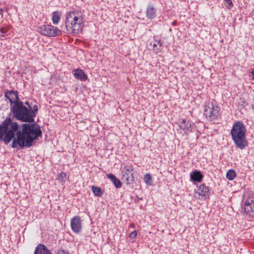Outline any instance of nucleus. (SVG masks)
Returning a JSON list of instances; mask_svg holds the SVG:
<instances>
[{"mask_svg": "<svg viewBox=\"0 0 254 254\" xmlns=\"http://www.w3.org/2000/svg\"><path fill=\"white\" fill-rule=\"evenodd\" d=\"M83 16L81 11L74 10L66 13L65 25L71 33L78 34L83 26Z\"/></svg>", "mask_w": 254, "mask_h": 254, "instance_id": "f03ea898", "label": "nucleus"}, {"mask_svg": "<svg viewBox=\"0 0 254 254\" xmlns=\"http://www.w3.org/2000/svg\"><path fill=\"white\" fill-rule=\"evenodd\" d=\"M3 12V10L1 8H0V14H2Z\"/></svg>", "mask_w": 254, "mask_h": 254, "instance_id": "7c9ffc66", "label": "nucleus"}, {"mask_svg": "<svg viewBox=\"0 0 254 254\" xmlns=\"http://www.w3.org/2000/svg\"><path fill=\"white\" fill-rule=\"evenodd\" d=\"M73 75L75 78L82 81H84L87 79V75L83 70L81 69L77 68L75 69Z\"/></svg>", "mask_w": 254, "mask_h": 254, "instance_id": "2eb2a0df", "label": "nucleus"}, {"mask_svg": "<svg viewBox=\"0 0 254 254\" xmlns=\"http://www.w3.org/2000/svg\"><path fill=\"white\" fill-rule=\"evenodd\" d=\"M252 77L253 79H254V69L251 71Z\"/></svg>", "mask_w": 254, "mask_h": 254, "instance_id": "c85d7f7f", "label": "nucleus"}, {"mask_svg": "<svg viewBox=\"0 0 254 254\" xmlns=\"http://www.w3.org/2000/svg\"><path fill=\"white\" fill-rule=\"evenodd\" d=\"M144 182L147 184H151L152 183V177L149 174H146L144 176Z\"/></svg>", "mask_w": 254, "mask_h": 254, "instance_id": "4be33fe9", "label": "nucleus"}, {"mask_svg": "<svg viewBox=\"0 0 254 254\" xmlns=\"http://www.w3.org/2000/svg\"><path fill=\"white\" fill-rule=\"evenodd\" d=\"M34 254H53L51 251L44 244H39L36 247Z\"/></svg>", "mask_w": 254, "mask_h": 254, "instance_id": "9b49d317", "label": "nucleus"}, {"mask_svg": "<svg viewBox=\"0 0 254 254\" xmlns=\"http://www.w3.org/2000/svg\"><path fill=\"white\" fill-rule=\"evenodd\" d=\"M91 189L93 193L95 196H97L98 197H101L104 194V190L98 187L92 186L91 187Z\"/></svg>", "mask_w": 254, "mask_h": 254, "instance_id": "6ab92c4d", "label": "nucleus"}, {"mask_svg": "<svg viewBox=\"0 0 254 254\" xmlns=\"http://www.w3.org/2000/svg\"><path fill=\"white\" fill-rule=\"evenodd\" d=\"M220 109L213 102H208L204 106V115L208 120L213 121L217 118Z\"/></svg>", "mask_w": 254, "mask_h": 254, "instance_id": "7ed1b4c3", "label": "nucleus"}, {"mask_svg": "<svg viewBox=\"0 0 254 254\" xmlns=\"http://www.w3.org/2000/svg\"><path fill=\"white\" fill-rule=\"evenodd\" d=\"M23 103H24V106H25L26 107H27V108L29 109L31 111H33V106H32V103H30L29 102H27V101L23 102Z\"/></svg>", "mask_w": 254, "mask_h": 254, "instance_id": "bb28decb", "label": "nucleus"}, {"mask_svg": "<svg viewBox=\"0 0 254 254\" xmlns=\"http://www.w3.org/2000/svg\"><path fill=\"white\" fill-rule=\"evenodd\" d=\"M224 4L226 6L230 8L233 5L231 0H224Z\"/></svg>", "mask_w": 254, "mask_h": 254, "instance_id": "a878e982", "label": "nucleus"}, {"mask_svg": "<svg viewBox=\"0 0 254 254\" xmlns=\"http://www.w3.org/2000/svg\"><path fill=\"white\" fill-rule=\"evenodd\" d=\"M246 128L244 124L239 121V149H243L248 146L246 138Z\"/></svg>", "mask_w": 254, "mask_h": 254, "instance_id": "423d86ee", "label": "nucleus"}, {"mask_svg": "<svg viewBox=\"0 0 254 254\" xmlns=\"http://www.w3.org/2000/svg\"><path fill=\"white\" fill-rule=\"evenodd\" d=\"M179 127L183 130L186 134L191 131V123L188 120L185 119H180L179 120Z\"/></svg>", "mask_w": 254, "mask_h": 254, "instance_id": "9d476101", "label": "nucleus"}, {"mask_svg": "<svg viewBox=\"0 0 254 254\" xmlns=\"http://www.w3.org/2000/svg\"><path fill=\"white\" fill-rule=\"evenodd\" d=\"M4 97L8 99L10 103V106L15 105L17 102H21L19 100L18 93L15 90H5L4 91Z\"/></svg>", "mask_w": 254, "mask_h": 254, "instance_id": "6e6552de", "label": "nucleus"}, {"mask_svg": "<svg viewBox=\"0 0 254 254\" xmlns=\"http://www.w3.org/2000/svg\"><path fill=\"white\" fill-rule=\"evenodd\" d=\"M176 23H177V22L176 21H174L172 22V24L173 25V26H176Z\"/></svg>", "mask_w": 254, "mask_h": 254, "instance_id": "c756f323", "label": "nucleus"}, {"mask_svg": "<svg viewBox=\"0 0 254 254\" xmlns=\"http://www.w3.org/2000/svg\"><path fill=\"white\" fill-rule=\"evenodd\" d=\"M236 177V173L233 170H229L226 174V177L229 180H232Z\"/></svg>", "mask_w": 254, "mask_h": 254, "instance_id": "aec40b11", "label": "nucleus"}, {"mask_svg": "<svg viewBox=\"0 0 254 254\" xmlns=\"http://www.w3.org/2000/svg\"><path fill=\"white\" fill-rule=\"evenodd\" d=\"M244 212L250 217H254V198L249 197L242 206Z\"/></svg>", "mask_w": 254, "mask_h": 254, "instance_id": "0eeeda50", "label": "nucleus"}, {"mask_svg": "<svg viewBox=\"0 0 254 254\" xmlns=\"http://www.w3.org/2000/svg\"><path fill=\"white\" fill-rule=\"evenodd\" d=\"M82 220L79 216H74L71 219L70 225L72 230L75 233L80 232L82 228Z\"/></svg>", "mask_w": 254, "mask_h": 254, "instance_id": "1a4fd4ad", "label": "nucleus"}, {"mask_svg": "<svg viewBox=\"0 0 254 254\" xmlns=\"http://www.w3.org/2000/svg\"><path fill=\"white\" fill-rule=\"evenodd\" d=\"M10 112L13 118L23 123L21 126V129H19L18 123L13 121V119L6 117L0 124V140L8 144L11 140L12 148H20L31 147L35 140L41 137L42 131L40 127L34 122V118L38 111L37 105L33 106V110L24 106V103L17 102L15 105L10 106Z\"/></svg>", "mask_w": 254, "mask_h": 254, "instance_id": "f257e3e1", "label": "nucleus"}, {"mask_svg": "<svg viewBox=\"0 0 254 254\" xmlns=\"http://www.w3.org/2000/svg\"><path fill=\"white\" fill-rule=\"evenodd\" d=\"M66 177V174L65 173L61 172L58 175V179L61 182H64L65 181V178Z\"/></svg>", "mask_w": 254, "mask_h": 254, "instance_id": "b1692460", "label": "nucleus"}, {"mask_svg": "<svg viewBox=\"0 0 254 254\" xmlns=\"http://www.w3.org/2000/svg\"><path fill=\"white\" fill-rule=\"evenodd\" d=\"M231 134L236 145L238 147V121L235 122L231 129Z\"/></svg>", "mask_w": 254, "mask_h": 254, "instance_id": "f8f14e48", "label": "nucleus"}, {"mask_svg": "<svg viewBox=\"0 0 254 254\" xmlns=\"http://www.w3.org/2000/svg\"><path fill=\"white\" fill-rule=\"evenodd\" d=\"M9 30V28L6 27H2L0 29V36L4 37Z\"/></svg>", "mask_w": 254, "mask_h": 254, "instance_id": "5701e85b", "label": "nucleus"}, {"mask_svg": "<svg viewBox=\"0 0 254 254\" xmlns=\"http://www.w3.org/2000/svg\"><path fill=\"white\" fill-rule=\"evenodd\" d=\"M249 153V149H247V152H246V154L245 155H248Z\"/></svg>", "mask_w": 254, "mask_h": 254, "instance_id": "2f4dec72", "label": "nucleus"}, {"mask_svg": "<svg viewBox=\"0 0 254 254\" xmlns=\"http://www.w3.org/2000/svg\"><path fill=\"white\" fill-rule=\"evenodd\" d=\"M203 177L200 172L197 170L190 173V180L194 182H200Z\"/></svg>", "mask_w": 254, "mask_h": 254, "instance_id": "dca6fc26", "label": "nucleus"}, {"mask_svg": "<svg viewBox=\"0 0 254 254\" xmlns=\"http://www.w3.org/2000/svg\"><path fill=\"white\" fill-rule=\"evenodd\" d=\"M158 46L159 47H161L162 46V43L161 42L160 39H155L154 43L153 44V49L154 51H156L157 50H160V49L159 48L155 49V48H157Z\"/></svg>", "mask_w": 254, "mask_h": 254, "instance_id": "412c9836", "label": "nucleus"}, {"mask_svg": "<svg viewBox=\"0 0 254 254\" xmlns=\"http://www.w3.org/2000/svg\"><path fill=\"white\" fill-rule=\"evenodd\" d=\"M199 191L198 193L205 198H209L210 195V188L206 187L205 184H203L199 186L198 188Z\"/></svg>", "mask_w": 254, "mask_h": 254, "instance_id": "4468645a", "label": "nucleus"}, {"mask_svg": "<svg viewBox=\"0 0 254 254\" xmlns=\"http://www.w3.org/2000/svg\"><path fill=\"white\" fill-rule=\"evenodd\" d=\"M136 236H137V232L136 230H134V231L131 232L129 234V237L131 239H134L136 237Z\"/></svg>", "mask_w": 254, "mask_h": 254, "instance_id": "cd10ccee", "label": "nucleus"}, {"mask_svg": "<svg viewBox=\"0 0 254 254\" xmlns=\"http://www.w3.org/2000/svg\"><path fill=\"white\" fill-rule=\"evenodd\" d=\"M239 100V105L243 108H245L246 106L248 105V104L246 102L244 98H241Z\"/></svg>", "mask_w": 254, "mask_h": 254, "instance_id": "393cba45", "label": "nucleus"}, {"mask_svg": "<svg viewBox=\"0 0 254 254\" xmlns=\"http://www.w3.org/2000/svg\"><path fill=\"white\" fill-rule=\"evenodd\" d=\"M62 15V12L59 11H54L52 13V21L54 24L57 25L60 22L61 17Z\"/></svg>", "mask_w": 254, "mask_h": 254, "instance_id": "a211bd4d", "label": "nucleus"}, {"mask_svg": "<svg viewBox=\"0 0 254 254\" xmlns=\"http://www.w3.org/2000/svg\"><path fill=\"white\" fill-rule=\"evenodd\" d=\"M106 176L107 178L112 181L116 188H120L122 187L121 181L114 174H108Z\"/></svg>", "mask_w": 254, "mask_h": 254, "instance_id": "f3484780", "label": "nucleus"}, {"mask_svg": "<svg viewBox=\"0 0 254 254\" xmlns=\"http://www.w3.org/2000/svg\"><path fill=\"white\" fill-rule=\"evenodd\" d=\"M146 15L147 18L149 19H153L156 17V9L152 5H148L146 10Z\"/></svg>", "mask_w": 254, "mask_h": 254, "instance_id": "ddd939ff", "label": "nucleus"}, {"mask_svg": "<svg viewBox=\"0 0 254 254\" xmlns=\"http://www.w3.org/2000/svg\"><path fill=\"white\" fill-rule=\"evenodd\" d=\"M122 179L126 182L127 184L132 183L134 180L133 176V168L131 165L126 164L122 170Z\"/></svg>", "mask_w": 254, "mask_h": 254, "instance_id": "39448f33", "label": "nucleus"}, {"mask_svg": "<svg viewBox=\"0 0 254 254\" xmlns=\"http://www.w3.org/2000/svg\"><path fill=\"white\" fill-rule=\"evenodd\" d=\"M38 31L42 35L48 37H56L62 34L60 29L51 25L41 26L38 27Z\"/></svg>", "mask_w": 254, "mask_h": 254, "instance_id": "20e7f679", "label": "nucleus"}]
</instances>
